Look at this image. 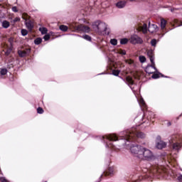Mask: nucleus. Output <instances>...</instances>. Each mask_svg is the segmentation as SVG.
I'll return each instance as SVG.
<instances>
[{"instance_id":"1","label":"nucleus","mask_w":182,"mask_h":182,"mask_svg":"<svg viewBox=\"0 0 182 182\" xmlns=\"http://www.w3.org/2000/svg\"><path fill=\"white\" fill-rule=\"evenodd\" d=\"M146 135L144 133L140 132L136 129H128L124 132V139L127 141L131 142L130 144H128V146H129V150L132 154L138 159L140 157L143 146L134 141H139V139H144Z\"/></svg>"},{"instance_id":"2","label":"nucleus","mask_w":182,"mask_h":182,"mask_svg":"<svg viewBox=\"0 0 182 182\" xmlns=\"http://www.w3.org/2000/svg\"><path fill=\"white\" fill-rule=\"evenodd\" d=\"M141 160H146L147 161H150V160H154V155L153 154V152L150 151V149L147 148H142V151L141 154H139V158Z\"/></svg>"},{"instance_id":"3","label":"nucleus","mask_w":182,"mask_h":182,"mask_svg":"<svg viewBox=\"0 0 182 182\" xmlns=\"http://www.w3.org/2000/svg\"><path fill=\"white\" fill-rule=\"evenodd\" d=\"M151 171L155 177H159V176H161V177H164V176L167 174V169L159 166H152L151 168Z\"/></svg>"},{"instance_id":"4","label":"nucleus","mask_w":182,"mask_h":182,"mask_svg":"<svg viewBox=\"0 0 182 182\" xmlns=\"http://www.w3.org/2000/svg\"><path fill=\"white\" fill-rule=\"evenodd\" d=\"M180 141H181V139H180L178 135H173L169 140V142L172 144L173 149L177 151L181 149V143Z\"/></svg>"},{"instance_id":"5","label":"nucleus","mask_w":182,"mask_h":182,"mask_svg":"<svg viewBox=\"0 0 182 182\" xmlns=\"http://www.w3.org/2000/svg\"><path fill=\"white\" fill-rule=\"evenodd\" d=\"M71 29H73L74 32H86L87 33L90 32V28L83 24L76 25V23H73L71 25Z\"/></svg>"},{"instance_id":"6","label":"nucleus","mask_w":182,"mask_h":182,"mask_svg":"<svg viewBox=\"0 0 182 182\" xmlns=\"http://www.w3.org/2000/svg\"><path fill=\"white\" fill-rule=\"evenodd\" d=\"M105 139L109 140V142L107 143V147H109V149H111L112 150H114L116 147L113 145L112 141H117V140H119L117 135L114 134H110L109 135H106Z\"/></svg>"},{"instance_id":"7","label":"nucleus","mask_w":182,"mask_h":182,"mask_svg":"<svg viewBox=\"0 0 182 182\" xmlns=\"http://www.w3.org/2000/svg\"><path fill=\"white\" fill-rule=\"evenodd\" d=\"M93 28L97 31V32H100L101 33L102 32H106L107 30V26H106V23L102 22V21H95L93 23Z\"/></svg>"},{"instance_id":"8","label":"nucleus","mask_w":182,"mask_h":182,"mask_svg":"<svg viewBox=\"0 0 182 182\" xmlns=\"http://www.w3.org/2000/svg\"><path fill=\"white\" fill-rule=\"evenodd\" d=\"M129 41L132 45H141L143 43V38L139 37L137 35L132 36Z\"/></svg>"},{"instance_id":"9","label":"nucleus","mask_w":182,"mask_h":182,"mask_svg":"<svg viewBox=\"0 0 182 182\" xmlns=\"http://www.w3.org/2000/svg\"><path fill=\"white\" fill-rule=\"evenodd\" d=\"M147 56L149 58L151 63H152V68H154V70H157L156 64L154 63V52L151 50H148Z\"/></svg>"},{"instance_id":"10","label":"nucleus","mask_w":182,"mask_h":182,"mask_svg":"<svg viewBox=\"0 0 182 182\" xmlns=\"http://www.w3.org/2000/svg\"><path fill=\"white\" fill-rule=\"evenodd\" d=\"M18 53L20 58H25V56H27L28 55H29V53H31V48H26L23 50H20L18 51Z\"/></svg>"},{"instance_id":"11","label":"nucleus","mask_w":182,"mask_h":182,"mask_svg":"<svg viewBox=\"0 0 182 182\" xmlns=\"http://www.w3.org/2000/svg\"><path fill=\"white\" fill-rule=\"evenodd\" d=\"M112 176H113V168L109 167L107 170L104 171L101 177H112Z\"/></svg>"},{"instance_id":"12","label":"nucleus","mask_w":182,"mask_h":182,"mask_svg":"<svg viewBox=\"0 0 182 182\" xmlns=\"http://www.w3.org/2000/svg\"><path fill=\"white\" fill-rule=\"evenodd\" d=\"M26 26L30 32H32V31L35 26V24L33 23V21L28 20V21H26Z\"/></svg>"},{"instance_id":"13","label":"nucleus","mask_w":182,"mask_h":182,"mask_svg":"<svg viewBox=\"0 0 182 182\" xmlns=\"http://www.w3.org/2000/svg\"><path fill=\"white\" fill-rule=\"evenodd\" d=\"M157 29V25L156 24H149L148 31L151 33H154Z\"/></svg>"},{"instance_id":"14","label":"nucleus","mask_w":182,"mask_h":182,"mask_svg":"<svg viewBox=\"0 0 182 182\" xmlns=\"http://www.w3.org/2000/svg\"><path fill=\"white\" fill-rule=\"evenodd\" d=\"M166 25H167V21H166V19H164V18H161V28L162 29V31L164 32L166 29Z\"/></svg>"},{"instance_id":"15","label":"nucleus","mask_w":182,"mask_h":182,"mask_svg":"<svg viewBox=\"0 0 182 182\" xmlns=\"http://www.w3.org/2000/svg\"><path fill=\"white\" fill-rule=\"evenodd\" d=\"M151 69H154V67L152 66V64L150 66L146 67L145 72L149 75H153V73H154V71L151 70Z\"/></svg>"},{"instance_id":"16","label":"nucleus","mask_w":182,"mask_h":182,"mask_svg":"<svg viewBox=\"0 0 182 182\" xmlns=\"http://www.w3.org/2000/svg\"><path fill=\"white\" fill-rule=\"evenodd\" d=\"M166 146V142H163V141L158 142L156 144L157 149H159L160 150H161V149H164Z\"/></svg>"},{"instance_id":"17","label":"nucleus","mask_w":182,"mask_h":182,"mask_svg":"<svg viewBox=\"0 0 182 182\" xmlns=\"http://www.w3.org/2000/svg\"><path fill=\"white\" fill-rule=\"evenodd\" d=\"M11 26V23L9 21L4 20L2 22V27L4 28V29H8V28Z\"/></svg>"},{"instance_id":"18","label":"nucleus","mask_w":182,"mask_h":182,"mask_svg":"<svg viewBox=\"0 0 182 182\" xmlns=\"http://www.w3.org/2000/svg\"><path fill=\"white\" fill-rule=\"evenodd\" d=\"M116 6L119 9L124 8V6H126V2L125 1H118L116 4Z\"/></svg>"},{"instance_id":"19","label":"nucleus","mask_w":182,"mask_h":182,"mask_svg":"<svg viewBox=\"0 0 182 182\" xmlns=\"http://www.w3.org/2000/svg\"><path fill=\"white\" fill-rule=\"evenodd\" d=\"M22 18L24 19V21H26V22L28 21H31V16L29 15H28V14H26V13H23Z\"/></svg>"},{"instance_id":"20","label":"nucleus","mask_w":182,"mask_h":182,"mask_svg":"<svg viewBox=\"0 0 182 182\" xmlns=\"http://www.w3.org/2000/svg\"><path fill=\"white\" fill-rule=\"evenodd\" d=\"M147 119L148 120H150L151 122H152V123H154V114H153V112H149V116H147Z\"/></svg>"},{"instance_id":"21","label":"nucleus","mask_w":182,"mask_h":182,"mask_svg":"<svg viewBox=\"0 0 182 182\" xmlns=\"http://www.w3.org/2000/svg\"><path fill=\"white\" fill-rule=\"evenodd\" d=\"M126 80L129 85H134V81L133 80V78L132 77L127 76L126 77Z\"/></svg>"},{"instance_id":"22","label":"nucleus","mask_w":182,"mask_h":182,"mask_svg":"<svg viewBox=\"0 0 182 182\" xmlns=\"http://www.w3.org/2000/svg\"><path fill=\"white\" fill-rule=\"evenodd\" d=\"M173 23L176 25V26H182V21H178V19H174Z\"/></svg>"},{"instance_id":"23","label":"nucleus","mask_w":182,"mask_h":182,"mask_svg":"<svg viewBox=\"0 0 182 182\" xmlns=\"http://www.w3.org/2000/svg\"><path fill=\"white\" fill-rule=\"evenodd\" d=\"M160 76H163L162 73H154L151 76L152 79H159Z\"/></svg>"},{"instance_id":"24","label":"nucleus","mask_w":182,"mask_h":182,"mask_svg":"<svg viewBox=\"0 0 182 182\" xmlns=\"http://www.w3.org/2000/svg\"><path fill=\"white\" fill-rule=\"evenodd\" d=\"M40 32H41L42 35H45L48 33V28L43 27L39 28Z\"/></svg>"},{"instance_id":"25","label":"nucleus","mask_w":182,"mask_h":182,"mask_svg":"<svg viewBox=\"0 0 182 182\" xmlns=\"http://www.w3.org/2000/svg\"><path fill=\"white\" fill-rule=\"evenodd\" d=\"M68 28L67 26L65 25H60V30L62 31L63 32H67Z\"/></svg>"},{"instance_id":"26","label":"nucleus","mask_w":182,"mask_h":182,"mask_svg":"<svg viewBox=\"0 0 182 182\" xmlns=\"http://www.w3.org/2000/svg\"><path fill=\"white\" fill-rule=\"evenodd\" d=\"M35 45H41L42 43V39L41 38H37L34 40Z\"/></svg>"},{"instance_id":"27","label":"nucleus","mask_w":182,"mask_h":182,"mask_svg":"<svg viewBox=\"0 0 182 182\" xmlns=\"http://www.w3.org/2000/svg\"><path fill=\"white\" fill-rule=\"evenodd\" d=\"M143 33H147V24L144 23L141 27Z\"/></svg>"},{"instance_id":"28","label":"nucleus","mask_w":182,"mask_h":182,"mask_svg":"<svg viewBox=\"0 0 182 182\" xmlns=\"http://www.w3.org/2000/svg\"><path fill=\"white\" fill-rule=\"evenodd\" d=\"M6 73H8V70L6 68H2L0 71V74L2 76H5V75H6Z\"/></svg>"},{"instance_id":"29","label":"nucleus","mask_w":182,"mask_h":182,"mask_svg":"<svg viewBox=\"0 0 182 182\" xmlns=\"http://www.w3.org/2000/svg\"><path fill=\"white\" fill-rule=\"evenodd\" d=\"M82 38H84V39H85V41H88L89 42H92V37H90V36H89V35H84L83 36H82Z\"/></svg>"},{"instance_id":"30","label":"nucleus","mask_w":182,"mask_h":182,"mask_svg":"<svg viewBox=\"0 0 182 182\" xmlns=\"http://www.w3.org/2000/svg\"><path fill=\"white\" fill-rule=\"evenodd\" d=\"M128 42H129V39H127V38H122L120 40L121 45H126V44H127Z\"/></svg>"},{"instance_id":"31","label":"nucleus","mask_w":182,"mask_h":182,"mask_svg":"<svg viewBox=\"0 0 182 182\" xmlns=\"http://www.w3.org/2000/svg\"><path fill=\"white\" fill-rule=\"evenodd\" d=\"M110 43L113 45V46H116V45H117V40L116 38L111 39Z\"/></svg>"},{"instance_id":"32","label":"nucleus","mask_w":182,"mask_h":182,"mask_svg":"<svg viewBox=\"0 0 182 182\" xmlns=\"http://www.w3.org/2000/svg\"><path fill=\"white\" fill-rule=\"evenodd\" d=\"M45 111L43 110V107H39L38 109H37V113H38L39 114H43V112Z\"/></svg>"},{"instance_id":"33","label":"nucleus","mask_w":182,"mask_h":182,"mask_svg":"<svg viewBox=\"0 0 182 182\" xmlns=\"http://www.w3.org/2000/svg\"><path fill=\"white\" fill-rule=\"evenodd\" d=\"M139 62H141V63H144V62H146V57L144 55H140Z\"/></svg>"},{"instance_id":"34","label":"nucleus","mask_w":182,"mask_h":182,"mask_svg":"<svg viewBox=\"0 0 182 182\" xmlns=\"http://www.w3.org/2000/svg\"><path fill=\"white\" fill-rule=\"evenodd\" d=\"M112 74L114 75V76H119V75L120 74V70H112Z\"/></svg>"},{"instance_id":"35","label":"nucleus","mask_w":182,"mask_h":182,"mask_svg":"<svg viewBox=\"0 0 182 182\" xmlns=\"http://www.w3.org/2000/svg\"><path fill=\"white\" fill-rule=\"evenodd\" d=\"M151 46H156L157 45V40L152 39L151 41Z\"/></svg>"},{"instance_id":"36","label":"nucleus","mask_w":182,"mask_h":182,"mask_svg":"<svg viewBox=\"0 0 182 182\" xmlns=\"http://www.w3.org/2000/svg\"><path fill=\"white\" fill-rule=\"evenodd\" d=\"M21 35L23 36H26V35H28V31L26 29H22L21 30Z\"/></svg>"},{"instance_id":"37","label":"nucleus","mask_w":182,"mask_h":182,"mask_svg":"<svg viewBox=\"0 0 182 182\" xmlns=\"http://www.w3.org/2000/svg\"><path fill=\"white\" fill-rule=\"evenodd\" d=\"M118 53H119V55H126V50L119 49V50H118Z\"/></svg>"},{"instance_id":"38","label":"nucleus","mask_w":182,"mask_h":182,"mask_svg":"<svg viewBox=\"0 0 182 182\" xmlns=\"http://www.w3.org/2000/svg\"><path fill=\"white\" fill-rule=\"evenodd\" d=\"M44 41H49L50 39V36L49 34H46L43 36Z\"/></svg>"},{"instance_id":"39","label":"nucleus","mask_w":182,"mask_h":182,"mask_svg":"<svg viewBox=\"0 0 182 182\" xmlns=\"http://www.w3.org/2000/svg\"><path fill=\"white\" fill-rule=\"evenodd\" d=\"M20 21H21V18H19V17H16V18L13 20L14 23H16V22H20Z\"/></svg>"},{"instance_id":"40","label":"nucleus","mask_w":182,"mask_h":182,"mask_svg":"<svg viewBox=\"0 0 182 182\" xmlns=\"http://www.w3.org/2000/svg\"><path fill=\"white\" fill-rule=\"evenodd\" d=\"M0 181L1 182H9V181H8V179L5 178V177H1Z\"/></svg>"},{"instance_id":"41","label":"nucleus","mask_w":182,"mask_h":182,"mask_svg":"<svg viewBox=\"0 0 182 182\" xmlns=\"http://www.w3.org/2000/svg\"><path fill=\"white\" fill-rule=\"evenodd\" d=\"M11 9L13 12H18V8L16 6H13Z\"/></svg>"},{"instance_id":"42","label":"nucleus","mask_w":182,"mask_h":182,"mask_svg":"<svg viewBox=\"0 0 182 182\" xmlns=\"http://www.w3.org/2000/svg\"><path fill=\"white\" fill-rule=\"evenodd\" d=\"M127 63H129V65H132V63H133V60H127Z\"/></svg>"},{"instance_id":"43","label":"nucleus","mask_w":182,"mask_h":182,"mask_svg":"<svg viewBox=\"0 0 182 182\" xmlns=\"http://www.w3.org/2000/svg\"><path fill=\"white\" fill-rule=\"evenodd\" d=\"M178 180L180 182H182V175H180L179 176H178Z\"/></svg>"},{"instance_id":"44","label":"nucleus","mask_w":182,"mask_h":182,"mask_svg":"<svg viewBox=\"0 0 182 182\" xmlns=\"http://www.w3.org/2000/svg\"><path fill=\"white\" fill-rule=\"evenodd\" d=\"M181 116H182V113L178 117H176V121L178 120V119H180V117H181Z\"/></svg>"},{"instance_id":"45","label":"nucleus","mask_w":182,"mask_h":182,"mask_svg":"<svg viewBox=\"0 0 182 182\" xmlns=\"http://www.w3.org/2000/svg\"><path fill=\"white\" fill-rule=\"evenodd\" d=\"M9 42H10V43H12V38H9Z\"/></svg>"},{"instance_id":"46","label":"nucleus","mask_w":182,"mask_h":182,"mask_svg":"<svg viewBox=\"0 0 182 182\" xmlns=\"http://www.w3.org/2000/svg\"><path fill=\"white\" fill-rule=\"evenodd\" d=\"M171 122H168V124H167V126H171Z\"/></svg>"},{"instance_id":"47","label":"nucleus","mask_w":182,"mask_h":182,"mask_svg":"<svg viewBox=\"0 0 182 182\" xmlns=\"http://www.w3.org/2000/svg\"><path fill=\"white\" fill-rule=\"evenodd\" d=\"M6 55L8 56V55H9V53L6 52Z\"/></svg>"},{"instance_id":"48","label":"nucleus","mask_w":182,"mask_h":182,"mask_svg":"<svg viewBox=\"0 0 182 182\" xmlns=\"http://www.w3.org/2000/svg\"><path fill=\"white\" fill-rule=\"evenodd\" d=\"M142 105H144V101H143Z\"/></svg>"},{"instance_id":"49","label":"nucleus","mask_w":182,"mask_h":182,"mask_svg":"<svg viewBox=\"0 0 182 182\" xmlns=\"http://www.w3.org/2000/svg\"><path fill=\"white\" fill-rule=\"evenodd\" d=\"M0 6H2V4H0Z\"/></svg>"},{"instance_id":"50","label":"nucleus","mask_w":182,"mask_h":182,"mask_svg":"<svg viewBox=\"0 0 182 182\" xmlns=\"http://www.w3.org/2000/svg\"><path fill=\"white\" fill-rule=\"evenodd\" d=\"M130 1H133V0H130Z\"/></svg>"}]
</instances>
